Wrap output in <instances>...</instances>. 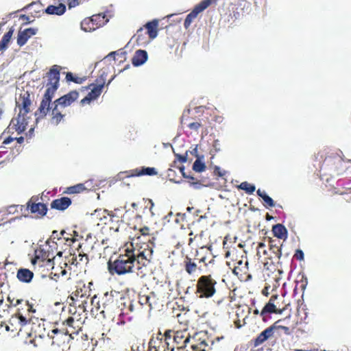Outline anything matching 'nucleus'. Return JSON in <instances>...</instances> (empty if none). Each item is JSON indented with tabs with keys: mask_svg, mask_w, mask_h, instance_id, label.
I'll use <instances>...</instances> for the list:
<instances>
[{
	"mask_svg": "<svg viewBox=\"0 0 351 351\" xmlns=\"http://www.w3.org/2000/svg\"><path fill=\"white\" fill-rule=\"evenodd\" d=\"M14 33V29L11 27L9 31L4 34L1 40L0 41V51L5 50L7 49L8 43H10L12 34Z\"/></svg>",
	"mask_w": 351,
	"mask_h": 351,
	"instance_id": "ea45409f",
	"label": "nucleus"
},
{
	"mask_svg": "<svg viewBox=\"0 0 351 351\" xmlns=\"http://www.w3.org/2000/svg\"><path fill=\"white\" fill-rule=\"evenodd\" d=\"M280 322L281 319L276 321L273 325L261 332L257 337L253 340V346L254 347H258L266 341L269 338L273 337L274 330L277 328L276 324Z\"/></svg>",
	"mask_w": 351,
	"mask_h": 351,
	"instance_id": "a211bd4d",
	"label": "nucleus"
},
{
	"mask_svg": "<svg viewBox=\"0 0 351 351\" xmlns=\"http://www.w3.org/2000/svg\"><path fill=\"white\" fill-rule=\"evenodd\" d=\"M101 303V299L100 300L97 295H94L90 300V304L92 306L91 308V313L97 316L99 314H104L105 309L103 308Z\"/></svg>",
	"mask_w": 351,
	"mask_h": 351,
	"instance_id": "c85d7f7f",
	"label": "nucleus"
},
{
	"mask_svg": "<svg viewBox=\"0 0 351 351\" xmlns=\"http://www.w3.org/2000/svg\"><path fill=\"white\" fill-rule=\"evenodd\" d=\"M24 142V138L23 136L16 137V136H8L7 137H5L2 144L4 145L13 144V145L10 146V148L16 147L19 146V148L21 147L22 143Z\"/></svg>",
	"mask_w": 351,
	"mask_h": 351,
	"instance_id": "72a5a7b5",
	"label": "nucleus"
},
{
	"mask_svg": "<svg viewBox=\"0 0 351 351\" xmlns=\"http://www.w3.org/2000/svg\"><path fill=\"white\" fill-rule=\"evenodd\" d=\"M128 178L130 177H140L143 176H156L158 174L157 171L154 167H141L128 171L125 172Z\"/></svg>",
	"mask_w": 351,
	"mask_h": 351,
	"instance_id": "412c9836",
	"label": "nucleus"
},
{
	"mask_svg": "<svg viewBox=\"0 0 351 351\" xmlns=\"http://www.w3.org/2000/svg\"><path fill=\"white\" fill-rule=\"evenodd\" d=\"M32 104L30 93L27 90H22L19 97H16V108L18 109V114L11 120L7 128V133L14 130L20 134L26 130L28 120L31 118Z\"/></svg>",
	"mask_w": 351,
	"mask_h": 351,
	"instance_id": "7ed1b4c3",
	"label": "nucleus"
},
{
	"mask_svg": "<svg viewBox=\"0 0 351 351\" xmlns=\"http://www.w3.org/2000/svg\"><path fill=\"white\" fill-rule=\"evenodd\" d=\"M177 156H178V158L179 161L181 162H186V160H187L186 155V156L177 155Z\"/></svg>",
	"mask_w": 351,
	"mask_h": 351,
	"instance_id": "680f3d73",
	"label": "nucleus"
},
{
	"mask_svg": "<svg viewBox=\"0 0 351 351\" xmlns=\"http://www.w3.org/2000/svg\"><path fill=\"white\" fill-rule=\"evenodd\" d=\"M214 1L215 0H203L196 5L193 10L186 16L184 22V27L188 29L193 21L197 18V15L206 10Z\"/></svg>",
	"mask_w": 351,
	"mask_h": 351,
	"instance_id": "f8f14e48",
	"label": "nucleus"
},
{
	"mask_svg": "<svg viewBox=\"0 0 351 351\" xmlns=\"http://www.w3.org/2000/svg\"><path fill=\"white\" fill-rule=\"evenodd\" d=\"M36 251H42V253L39 254L40 258L41 260L44 259L45 258L46 259L51 258L49 252H47L44 249L40 248L38 250H36Z\"/></svg>",
	"mask_w": 351,
	"mask_h": 351,
	"instance_id": "13d9d810",
	"label": "nucleus"
},
{
	"mask_svg": "<svg viewBox=\"0 0 351 351\" xmlns=\"http://www.w3.org/2000/svg\"><path fill=\"white\" fill-rule=\"evenodd\" d=\"M195 261H194V259H192L189 256H186L184 258V269L189 275H193L197 271V269H200V268L197 267Z\"/></svg>",
	"mask_w": 351,
	"mask_h": 351,
	"instance_id": "2f4dec72",
	"label": "nucleus"
},
{
	"mask_svg": "<svg viewBox=\"0 0 351 351\" xmlns=\"http://www.w3.org/2000/svg\"><path fill=\"white\" fill-rule=\"evenodd\" d=\"M268 248L265 243L259 242L256 247V255L259 259L266 265L269 261L271 264L280 263V259L282 256V243L280 240L268 239Z\"/></svg>",
	"mask_w": 351,
	"mask_h": 351,
	"instance_id": "20e7f679",
	"label": "nucleus"
},
{
	"mask_svg": "<svg viewBox=\"0 0 351 351\" xmlns=\"http://www.w3.org/2000/svg\"><path fill=\"white\" fill-rule=\"evenodd\" d=\"M66 80L68 82H73L75 84H82L86 80V77H80L74 76L72 73L68 72L66 75Z\"/></svg>",
	"mask_w": 351,
	"mask_h": 351,
	"instance_id": "a18cd8bd",
	"label": "nucleus"
},
{
	"mask_svg": "<svg viewBox=\"0 0 351 351\" xmlns=\"http://www.w3.org/2000/svg\"><path fill=\"white\" fill-rule=\"evenodd\" d=\"M73 300V304H71L70 308H73L74 307L76 308V306H77L79 309V315H80L81 313H85L86 311V304H87L86 300H74L73 298H72Z\"/></svg>",
	"mask_w": 351,
	"mask_h": 351,
	"instance_id": "79ce46f5",
	"label": "nucleus"
},
{
	"mask_svg": "<svg viewBox=\"0 0 351 351\" xmlns=\"http://www.w3.org/2000/svg\"><path fill=\"white\" fill-rule=\"evenodd\" d=\"M37 29L35 28L29 27L25 29L23 31H19L17 35V44L20 47L23 46L29 38L35 35Z\"/></svg>",
	"mask_w": 351,
	"mask_h": 351,
	"instance_id": "b1692460",
	"label": "nucleus"
},
{
	"mask_svg": "<svg viewBox=\"0 0 351 351\" xmlns=\"http://www.w3.org/2000/svg\"><path fill=\"white\" fill-rule=\"evenodd\" d=\"M136 39V43L138 45H145L148 44L152 40L146 34L145 29L141 27L137 30L136 34L134 36Z\"/></svg>",
	"mask_w": 351,
	"mask_h": 351,
	"instance_id": "473e14b6",
	"label": "nucleus"
},
{
	"mask_svg": "<svg viewBox=\"0 0 351 351\" xmlns=\"http://www.w3.org/2000/svg\"><path fill=\"white\" fill-rule=\"evenodd\" d=\"M69 313L71 314V316L69 317L62 322V326H65L64 328H68L69 335V336H71L72 334L77 332L81 322H80V319H76L77 311L75 307L73 308H70Z\"/></svg>",
	"mask_w": 351,
	"mask_h": 351,
	"instance_id": "2eb2a0df",
	"label": "nucleus"
},
{
	"mask_svg": "<svg viewBox=\"0 0 351 351\" xmlns=\"http://www.w3.org/2000/svg\"><path fill=\"white\" fill-rule=\"evenodd\" d=\"M188 127L190 130L197 132L199 128L202 127V124L199 122H192L189 123Z\"/></svg>",
	"mask_w": 351,
	"mask_h": 351,
	"instance_id": "5fc2aeb1",
	"label": "nucleus"
},
{
	"mask_svg": "<svg viewBox=\"0 0 351 351\" xmlns=\"http://www.w3.org/2000/svg\"><path fill=\"white\" fill-rule=\"evenodd\" d=\"M160 303L159 302V299L156 297V295L151 292L149 294V301L147 306V311H151L153 309H158L160 306Z\"/></svg>",
	"mask_w": 351,
	"mask_h": 351,
	"instance_id": "58836bf2",
	"label": "nucleus"
},
{
	"mask_svg": "<svg viewBox=\"0 0 351 351\" xmlns=\"http://www.w3.org/2000/svg\"><path fill=\"white\" fill-rule=\"evenodd\" d=\"M145 32L149 36V39L153 40L158 35V21L154 19L152 21L147 22L144 25Z\"/></svg>",
	"mask_w": 351,
	"mask_h": 351,
	"instance_id": "bb28decb",
	"label": "nucleus"
},
{
	"mask_svg": "<svg viewBox=\"0 0 351 351\" xmlns=\"http://www.w3.org/2000/svg\"><path fill=\"white\" fill-rule=\"evenodd\" d=\"M294 258L298 261H303L304 258V255L302 250L300 249L296 250L294 254Z\"/></svg>",
	"mask_w": 351,
	"mask_h": 351,
	"instance_id": "6e6d98bb",
	"label": "nucleus"
},
{
	"mask_svg": "<svg viewBox=\"0 0 351 351\" xmlns=\"http://www.w3.org/2000/svg\"><path fill=\"white\" fill-rule=\"evenodd\" d=\"M42 253V251H35V256L32 259V264L35 267L38 266V267H46L47 271L53 269L54 268V263L53 258L54 256L51 258L46 259L45 258L43 260L40 258V254Z\"/></svg>",
	"mask_w": 351,
	"mask_h": 351,
	"instance_id": "aec40b11",
	"label": "nucleus"
},
{
	"mask_svg": "<svg viewBox=\"0 0 351 351\" xmlns=\"http://www.w3.org/2000/svg\"><path fill=\"white\" fill-rule=\"evenodd\" d=\"M17 319V322L21 326L22 330H29V331H26L29 335H37L38 334L40 337L42 336L38 333V330L35 328V317L33 315H19L14 314L12 315Z\"/></svg>",
	"mask_w": 351,
	"mask_h": 351,
	"instance_id": "9b49d317",
	"label": "nucleus"
},
{
	"mask_svg": "<svg viewBox=\"0 0 351 351\" xmlns=\"http://www.w3.org/2000/svg\"><path fill=\"white\" fill-rule=\"evenodd\" d=\"M193 339L197 342L191 343L189 346H187L186 348L182 349V351H206L208 344L205 339L201 337L197 339L196 335L193 337Z\"/></svg>",
	"mask_w": 351,
	"mask_h": 351,
	"instance_id": "a878e982",
	"label": "nucleus"
},
{
	"mask_svg": "<svg viewBox=\"0 0 351 351\" xmlns=\"http://www.w3.org/2000/svg\"><path fill=\"white\" fill-rule=\"evenodd\" d=\"M66 2L67 3L69 8H71L79 5L81 1L80 0H66Z\"/></svg>",
	"mask_w": 351,
	"mask_h": 351,
	"instance_id": "4d7b16f0",
	"label": "nucleus"
},
{
	"mask_svg": "<svg viewBox=\"0 0 351 351\" xmlns=\"http://www.w3.org/2000/svg\"><path fill=\"white\" fill-rule=\"evenodd\" d=\"M279 299L278 295H273L270 298L269 302L265 305L261 312V316L263 317L264 322L266 321L265 315L267 313L282 314L287 310L289 304L285 305L284 307H280V302L278 301Z\"/></svg>",
	"mask_w": 351,
	"mask_h": 351,
	"instance_id": "9d476101",
	"label": "nucleus"
},
{
	"mask_svg": "<svg viewBox=\"0 0 351 351\" xmlns=\"http://www.w3.org/2000/svg\"><path fill=\"white\" fill-rule=\"evenodd\" d=\"M154 203L152 199L143 198L142 200V205L141 206L142 210L136 214L135 218L140 221H142V215L145 214L147 211H149L151 216L153 217L156 215L154 211Z\"/></svg>",
	"mask_w": 351,
	"mask_h": 351,
	"instance_id": "4be33fe9",
	"label": "nucleus"
},
{
	"mask_svg": "<svg viewBox=\"0 0 351 351\" xmlns=\"http://www.w3.org/2000/svg\"><path fill=\"white\" fill-rule=\"evenodd\" d=\"M108 21V19L104 13L93 14L81 22V27L85 32H92L102 27Z\"/></svg>",
	"mask_w": 351,
	"mask_h": 351,
	"instance_id": "423d86ee",
	"label": "nucleus"
},
{
	"mask_svg": "<svg viewBox=\"0 0 351 351\" xmlns=\"http://www.w3.org/2000/svg\"><path fill=\"white\" fill-rule=\"evenodd\" d=\"M147 60V53L145 50L138 49L136 51L132 59V63L135 66H138L144 64Z\"/></svg>",
	"mask_w": 351,
	"mask_h": 351,
	"instance_id": "c756f323",
	"label": "nucleus"
},
{
	"mask_svg": "<svg viewBox=\"0 0 351 351\" xmlns=\"http://www.w3.org/2000/svg\"><path fill=\"white\" fill-rule=\"evenodd\" d=\"M103 88H104L101 86L95 84L88 95L95 100L101 94Z\"/></svg>",
	"mask_w": 351,
	"mask_h": 351,
	"instance_id": "de8ad7c7",
	"label": "nucleus"
},
{
	"mask_svg": "<svg viewBox=\"0 0 351 351\" xmlns=\"http://www.w3.org/2000/svg\"><path fill=\"white\" fill-rule=\"evenodd\" d=\"M138 204L137 203H135V202H133V203H132V204H131L132 207L134 209L136 210H137V209H138Z\"/></svg>",
	"mask_w": 351,
	"mask_h": 351,
	"instance_id": "69168bd1",
	"label": "nucleus"
},
{
	"mask_svg": "<svg viewBox=\"0 0 351 351\" xmlns=\"http://www.w3.org/2000/svg\"><path fill=\"white\" fill-rule=\"evenodd\" d=\"M60 237H58V239H60L62 237L66 240V241H71L72 243H74L76 241V239L74 237H70V234L67 233L65 230H62L60 232Z\"/></svg>",
	"mask_w": 351,
	"mask_h": 351,
	"instance_id": "603ef678",
	"label": "nucleus"
},
{
	"mask_svg": "<svg viewBox=\"0 0 351 351\" xmlns=\"http://www.w3.org/2000/svg\"><path fill=\"white\" fill-rule=\"evenodd\" d=\"M71 199L68 197H62L53 199L50 204L51 208L60 211L65 210L71 205Z\"/></svg>",
	"mask_w": 351,
	"mask_h": 351,
	"instance_id": "5701e85b",
	"label": "nucleus"
},
{
	"mask_svg": "<svg viewBox=\"0 0 351 351\" xmlns=\"http://www.w3.org/2000/svg\"><path fill=\"white\" fill-rule=\"evenodd\" d=\"M47 77L48 82L46 84V90L34 115L38 121L49 114L51 123L58 125L64 121L66 115V108L77 101L80 94L77 90H71L52 102V99L59 87L60 66H52L47 73Z\"/></svg>",
	"mask_w": 351,
	"mask_h": 351,
	"instance_id": "f257e3e1",
	"label": "nucleus"
},
{
	"mask_svg": "<svg viewBox=\"0 0 351 351\" xmlns=\"http://www.w3.org/2000/svg\"><path fill=\"white\" fill-rule=\"evenodd\" d=\"M93 100L94 99L87 94V95L80 101V104L82 106H84L86 104H90Z\"/></svg>",
	"mask_w": 351,
	"mask_h": 351,
	"instance_id": "052dcab7",
	"label": "nucleus"
},
{
	"mask_svg": "<svg viewBox=\"0 0 351 351\" xmlns=\"http://www.w3.org/2000/svg\"><path fill=\"white\" fill-rule=\"evenodd\" d=\"M167 343V350L174 351L176 348L178 351L187 347L190 342V336L186 331H176L173 335V340H169Z\"/></svg>",
	"mask_w": 351,
	"mask_h": 351,
	"instance_id": "6e6552de",
	"label": "nucleus"
},
{
	"mask_svg": "<svg viewBox=\"0 0 351 351\" xmlns=\"http://www.w3.org/2000/svg\"><path fill=\"white\" fill-rule=\"evenodd\" d=\"M119 297V293L116 291L105 293L101 298L103 308L106 311L112 309L117 304Z\"/></svg>",
	"mask_w": 351,
	"mask_h": 351,
	"instance_id": "f3484780",
	"label": "nucleus"
},
{
	"mask_svg": "<svg viewBox=\"0 0 351 351\" xmlns=\"http://www.w3.org/2000/svg\"><path fill=\"white\" fill-rule=\"evenodd\" d=\"M17 319L13 315L11 316L8 322L5 323V328L6 329V332H10L13 334H19L22 331L20 325L17 322Z\"/></svg>",
	"mask_w": 351,
	"mask_h": 351,
	"instance_id": "7c9ffc66",
	"label": "nucleus"
},
{
	"mask_svg": "<svg viewBox=\"0 0 351 351\" xmlns=\"http://www.w3.org/2000/svg\"><path fill=\"white\" fill-rule=\"evenodd\" d=\"M276 326H277L276 329L277 328H281V329L284 330L285 332L289 330V328L287 327V326H280V325H278V324H276Z\"/></svg>",
	"mask_w": 351,
	"mask_h": 351,
	"instance_id": "0e129e2a",
	"label": "nucleus"
},
{
	"mask_svg": "<svg viewBox=\"0 0 351 351\" xmlns=\"http://www.w3.org/2000/svg\"><path fill=\"white\" fill-rule=\"evenodd\" d=\"M17 279L24 283H29L34 278V273L28 269L20 268L16 273Z\"/></svg>",
	"mask_w": 351,
	"mask_h": 351,
	"instance_id": "cd10ccee",
	"label": "nucleus"
},
{
	"mask_svg": "<svg viewBox=\"0 0 351 351\" xmlns=\"http://www.w3.org/2000/svg\"><path fill=\"white\" fill-rule=\"evenodd\" d=\"M344 162L343 159L337 154H332L325 158L323 167L328 168L331 173L339 176L344 170Z\"/></svg>",
	"mask_w": 351,
	"mask_h": 351,
	"instance_id": "1a4fd4ad",
	"label": "nucleus"
},
{
	"mask_svg": "<svg viewBox=\"0 0 351 351\" xmlns=\"http://www.w3.org/2000/svg\"><path fill=\"white\" fill-rule=\"evenodd\" d=\"M116 54H117V51H112V52H110L108 56L115 58L114 56H115Z\"/></svg>",
	"mask_w": 351,
	"mask_h": 351,
	"instance_id": "338daca9",
	"label": "nucleus"
},
{
	"mask_svg": "<svg viewBox=\"0 0 351 351\" xmlns=\"http://www.w3.org/2000/svg\"><path fill=\"white\" fill-rule=\"evenodd\" d=\"M175 332V331H172V330H166L164 335H163V337L164 339H161L160 341H159V345L158 346V348H155V351H160V349L161 348H167V343H170L169 340H173V333ZM154 348H156V346H154Z\"/></svg>",
	"mask_w": 351,
	"mask_h": 351,
	"instance_id": "f704fd0d",
	"label": "nucleus"
},
{
	"mask_svg": "<svg viewBox=\"0 0 351 351\" xmlns=\"http://www.w3.org/2000/svg\"><path fill=\"white\" fill-rule=\"evenodd\" d=\"M257 195L261 197L264 202L265 206L273 207L274 206V202L271 197L266 194L264 191H261V189H258L256 191Z\"/></svg>",
	"mask_w": 351,
	"mask_h": 351,
	"instance_id": "a19ab883",
	"label": "nucleus"
},
{
	"mask_svg": "<svg viewBox=\"0 0 351 351\" xmlns=\"http://www.w3.org/2000/svg\"><path fill=\"white\" fill-rule=\"evenodd\" d=\"M149 301V295H142L138 297V303L143 306L147 309Z\"/></svg>",
	"mask_w": 351,
	"mask_h": 351,
	"instance_id": "3c124183",
	"label": "nucleus"
},
{
	"mask_svg": "<svg viewBox=\"0 0 351 351\" xmlns=\"http://www.w3.org/2000/svg\"><path fill=\"white\" fill-rule=\"evenodd\" d=\"M65 11L66 6L63 3H59L58 5H50L45 10L47 14L56 15H62Z\"/></svg>",
	"mask_w": 351,
	"mask_h": 351,
	"instance_id": "c9c22d12",
	"label": "nucleus"
},
{
	"mask_svg": "<svg viewBox=\"0 0 351 351\" xmlns=\"http://www.w3.org/2000/svg\"><path fill=\"white\" fill-rule=\"evenodd\" d=\"M272 232L274 235L280 239H285L287 237V230L286 228L280 223L274 225L272 228Z\"/></svg>",
	"mask_w": 351,
	"mask_h": 351,
	"instance_id": "e433bc0d",
	"label": "nucleus"
},
{
	"mask_svg": "<svg viewBox=\"0 0 351 351\" xmlns=\"http://www.w3.org/2000/svg\"><path fill=\"white\" fill-rule=\"evenodd\" d=\"M89 247L88 246V242L86 240L85 242L79 245L77 249V254H73L70 255L68 262L75 267H82L88 263V257L86 252H88Z\"/></svg>",
	"mask_w": 351,
	"mask_h": 351,
	"instance_id": "0eeeda50",
	"label": "nucleus"
},
{
	"mask_svg": "<svg viewBox=\"0 0 351 351\" xmlns=\"http://www.w3.org/2000/svg\"><path fill=\"white\" fill-rule=\"evenodd\" d=\"M247 261H245L243 263L242 261H239L237 262V265L235 266L232 270L233 274H234L238 277H243V275L245 274L247 270Z\"/></svg>",
	"mask_w": 351,
	"mask_h": 351,
	"instance_id": "4c0bfd02",
	"label": "nucleus"
},
{
	"mask_svg": "<svg viewBox=\"0 0 351 351\" xmlns=\"http://www.w3.org/2000/svg\"><path fill=\"white\" fill-rule=\"evenodd\" d=\"M23 299H16L14 298H11L10 295L8 297V301L10 302V306L17 307L19 304L18 302H22Z\"/></svg>",
	"mask_w": 351,
	"mask_h": 351,
	"instance_id": "864d4df0",
	"label": "nucleus"
},
{
	"mask_svg": "<svg viewBox=\"0 0 351 351\" xmlns=\"http://www.w3.org/2000/svg\"><path fill=\"white\" fill-rule=\"evenodd\" d=\"M86 189L84 184H78L72 186L67 187L65 193L68 194L80 193Z\"/></svg>",
	"mask_w": 351,
	"mask_h": 351,
	"instance_id": "37998d69",
	"label": "nucleus"
},
{
	"mask_svg": "<svg viewBox=\"0 0 351 351\" xmlns=\"http://www.w3.org/2000/svg\"><path fill=\"white\" fill-rule=\"evenodd\" d=\"M217 284L211 275L201 276L197 280L195 294L199 298H212L217 292Z\"/></svg>",
	"mask_w": 351,
	"mask_h": 351,
	"instance_id": "39448f33",
	"label": "nucleus"
},
{
	"mask_svg": "<svg viewBox=\"0 0 351 351\" xmlns=\"http://www.w3.org/2000/svg\"><path fill=\"white\" fill-rule=\"evenodd\" d=\"M141 235L137 237L135 245H142L143 244H150L152 246V259H153V249L154 247L155 237L150 234V229L147 226H143L139 228Z\"/></svg>",
	"mask_w": 351,
	"mask_h": 351,
	"instance_id": "ddd939ff",
	"label": "nucleus"
},
{
	"mask_svg": "<svg viewBox=\"0 0 351 351\" xmlns=\"http://www.w3.org/2000/svg\"><path fill=\"white\" fill-rule=\"evenodd\" d=\"M33 133H34V128L31 127L29 130V133L28 134H26V136H29V138H31L33 135Z\"/></svg>",
	"mask_w": 351,
	"mask_h": 351,
	"instance_id": "e2e57ef3",
	"label": "nucleus"
},
{
	"mask_svg": "<svg viewBox=\"0 0 351 351\" xmlns=\"http://www.w3.org/2000/svg\"><path fill=\"white\" fill-rule=\"evenodd\" d=\"M19 304L16 307V313L14 314L19 315H32V313L36 312V306L35 303L27 300H23L22 302H18Z\"/></svg>",
	"mask_w": 351,
	"mask_h": 351,
	"instance_id": "6ab92c4d",
	"label": "nucleus"
},
{
	"mask_svg": "<svg viewBox=\"0 0 351 351\" xmlns=\"http://www.w3.org/2000/svg\"><path fill=\"white\" fill-rule=\"evenodd\" d=\"M194 261L199 263H204L205 266L213 262L214 256H213L211 246H204L197 250Z\"/></svg>",
	"mask_w": 351,
	"mask_h": 351,
	"instance_id": "4468645a",
	"label": "nucleus"
},
{
	"mask_svg": "<svg viewBox=\"0 0 351 351\" xmlns=\"http://www.w3.org/2000/svg\"><path fill=\"white\" fill-rule=\"evenodd\" d=\"M152 246L150 244L134 245L133 243L126 245L114 260L109 259L107 263L108 272L112 276H123L133 273L136 265L138 269L147 267L152 261Z\"/></svg>",
	"mask_w": 351,
	"mask_h": 351,
	"instance_id": "f03ea898",
	"label": "nucleus"
},
{
	"mask_svg": "<svg viewBox=\"0 0 351 351\" xmlns=\"http://www.w3.org/2000/svg\"><path fill=\"white\" fill-rule=\"evenodd\" d=\"M262 293L265 295H268V292L267 291L266 289L263 290Z\"/></svg>",
	"mask_w": 351,
	"mask_h": 351,
	"instance_id": "774afa93",
	"label": "nucleus"
},
{
	"mask_svg": "<svg viewBox=\"0 0 351 351\" xmlns=\"http://www.w3.org/2000/svg\"><path fill=\"white\" fill-rule=\"evenodd\" d=\"M107 75L108 71L106 69H101L99 71V75L95 80V84L104 88Z\"/></svg>",
	"mask_w": 351,
	"mask_h": 351,
	"instance_id": "c03bdc74",
	"label": "nucleus"
},
{
	"mask_svg": "<svg viewBox=\"0 0 351 351\" xmlns=\"http://www.w3.org/2000/svg\"><path fill=\"white\" fill-rule=\"evenodd\" d=\"M239 189H242L247 194H252L255 191V186L248 183L247 182H243L239 185Z\"/></svg>",
	"mask_w": 351,
	"mask_h": 351,
	"instance_id": "49530a36",
	"label": "nucleus"
},
{
	"mask_svg": "<svg viewBox=\"0 0 351 351\" xmlns=\"http://www.w3.org/2000/svg\"><path fill=\"white\" fill-rule=\"evenodd\" d=\"M124 318H125L124 313H120L116 320L117 324H118V325L124 324L125 323V320Z\"/></svg>",
	"mask_w": 351,
	"mask_h": 351,
	"instance_id": "bf43d9fd",
	"label": "nucleus"
},
{
	"mask_svg": "<svg viewBox=\"0 0 351 351\" xmlns=\"http://www.w3.org/2000/svg\"><path fill=\"white\" fill-rule=\"evenodd\" d=\"M69 335L67 328H53L49 331L47 336L51 339L53 345L60 346L65 342V340Z\"/></svg>",
	"mask_w": 351,
	"mask_h": 351,
	"instance_id": "dca6fc26",
	"label": "nucleus"
},
{
	"mask_svg": "<svg viewBox=\"0 0 351 351\" xmlns=\"http://www.w3.org/2000/svg\"><path fill=\"white\" fill-rule=\"evenodd\" d=\"M27 208L31 210L32 213L37 214L38 217H43L47 214V207L43 203H34L32 198L27 202Z\"/></svg>",
	"mask_w": 351,
	"mask_h": 351,
	"instance_id": "393cba45",
	"label": "nucleus"
},
{
	"mask_svg": "<svg viewBox=\"0 0 351 351\" xmlns=\"http://www.w3.org/2000/svg\"><path fill=\"white\" fill-rule=\"evenodd\" d=\"M66 274V271L62 266L54 267L53 269H52L51 274L54 276L59 278L60 276H63Z\"/></svg>",
	"mask_w": 351,
	"mask_h": 351,
	"instance_id": "8fccbe9b",
	"label": "nucleus"
},
{
	"mask_svg": "<svg viewBox=\"0 0 351 351\" xmlns=\"http://www.w3.org/2000/svg\"><path fill=\"white\" fill-rule=\"evenodd\" d=\"M193 169L197 172H202L206 169V165L199 159H197L193 163Z\"/></svg>",
	"mask_w": 351,
	"mask_h": 351,
	"instance_id": "09e8293b",
	"label": "nucleus"
}]
</instances>
